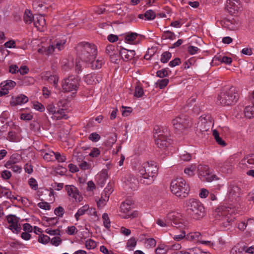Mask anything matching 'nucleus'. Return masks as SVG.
<instances>
[{
    "label": "nucleus",
    "mask_w": 254,
    "mask_h": 254,
    "mask_svg": "<svg viewBox=\"0 0 254 254\" xmlns=\"http://www.w3.org/2000/svg\"><path fill=\"white\" fill-rule=\"evenodd\" d=\"M240 189L237 186H231L224 199V203L219 205L213 211L214 221L224 227L230 226L234 221L237 209L240 206Z\"/></svg>",
    "instance_id": "nucleus-1"
},
{
    "label": "nucleus",
    "mask_w": 254,
    "mask_h": 254,
    "mask_svg": "<svg viewBox=\"0 0 254 254\" xmlns=\"http://www.w3.org/2000/svg\"><path fill=\"white\" fill-rule=\"evenodd\" d=\"M158 173V168L153 162H145L142 163L137 169L139 183L145 186L153 184Z\"/></svg>",
    "instance_id": "nucleus-2"
},
{
    "label": "nucleus",
    "mask_w": 254,
    "mask_h": 254,
    "mask_svg": "<svg viewBox=\"0 0 254 254\" xmlns=\"http://www.w3.org/2000/svg\"><path fill=\"white\" fill-rule=\"evenodd\" d=\"M170 190L173 194L180 198L186 197L190 191V186L183 178L173 179L170 184Z\"/></svg>",
    "instance_id": "nucleus-3"
},
{
    "label": "nucleus",
    "mask_w": 254,
    "mask_h": 254,
    "mask_svg": "<svg viewBox=\"0 0 254 254\" xmlns=\"http://www.w3.org/2000/svg\"><path fill=\"white\" fill-rule=\"evenodd\" d=\"M188 214L194 220H199L205 215V209L203 204L198 200L190 199L185 203Z\"/></svg>",
    "instance_id": "nucleus-4"
},
{
    "label": "nucleus",
    "mask_w": 254,
    "mask_h": 254,
    "mask_svg": "<svg viewBox=\"0 0 254 254\" xmlns=\"http://www.w3.org/2000/svg\"><path fill=\"white\" fill-rule=\"evenodd\" d=\"M77 50L81 51L79 58L81 61L85 62L94 59L97 54L96 46L93 44L86 42L79 44L77 47Z\"/></svg>",
    "instance_id": "nucleus-5"
},
{
    "label": "nucleus",
    "mask_w": 254,
    "mask_h": 254,
    "mask_svg": "<svg viewBox=\"0 0 254 254\" xmlns=\"http://www.w3.org/2000/svg\"><path fill=\"white\" fill-rule=\"evenodd\" d=\"M79 85V78L73 75L65 77L62 81L63 91L64 92H70L72 94L76 93Z\"/></svg>",
    "instance_id": "nucleus-6"
},
{
    "label": "nucleus",
    "mask_w": 254,
    "mask_h": 254,
    "mask_svg": "<svg viewBox=\"0 0 254 254\" xmlns=\"http://www.w3.org/2000/svg\"><path fill=\"white\" fill-rule=\"evenodd\" d=\"M238 99V94L235 88H231L225 93H221L218 102L223 106H229L235 103Z\"/></svg>",
    "instance_id": "nucleus-7"
},
{
    "label": "nucleus",
    "mask_w": 254,
    "mask_h": 254,
    "mask_svg": "<svg viewBox=\"0 0 254 254\" xmlns=\"http://www.w3.org/2000/svg\"><path fill=\"white\" fill-rule=\"evenodd\" d=\"M198 176L199 179L204 182H211L217 180V176L212 173V171L207 165L197 166Z\"/></svg>",
    "instance_id": "nucleus-8"
},
{
    "label": "nucleus",
    "mask_w": 254,
    "mask_h": 254,
    "mask_svg": "<svg viewBox=\"0 0 254 254\" xmlns=\"http://www.w3.org/2000/svg\"><path fill=\"white\" fill-rule=\"evenodd\" d=\"M62 102H59L58 104V107H56L53 104H50L47 106V110L49 114L51 116V118L53 120H61L66 116L64 109L63 108H60Z\"/></svg>",
    "instance_id": "nucleus-9"
},
{
    "label": "nucleus",
    "mask_w": 254,
    "mask_h": 254,
    "mask_svg": "<svg viewBox=\"0 0 254 254\" xmlns=\"http://www.w3.org/2000/svg\"><path fill=\"white\" fill-rule=\"evenodd\" d=\"M7 227L13 233H18L21 229L19 219L14 215H8L6 217Z\"/></svg>",
    "instance_id": "nucleus-10"
},
{
    "label": "nucleus",
    "mask_w": 254,
    "mask_h": 254,
    "mask_svg": "<svg viewBox=\"0 0 254 254\" xmlns=\"http://www.w3.org/2000/svg\"><path fill=\"white\" fill-rule=\"evenodd\" d=\"M20 127L16 125H13L8 131L6 139L10 142H18L22 139Z\"/></svg>",
    "instance_id": "nucleus-11"
},
{
    "label": "nucleus",
    "mask_w": 254,
    "mask_h": 254,
    "mask_svg": "<svg viewBox=\"0 0 254 254\" xmlns=\"http://www.w3.org/2000/svg\"><path fill=\"white\" fill-rule=\"evenodd\" d=\"M66 42V38L63 36L61 38H57L52 45H50L48 49L46 51L47 55L51 54L57 50L60 51L64 48V45Z\"/></svg>",
    "instance_id": "nucleus-12"
},
{
    "label": "nucleus",
    "mask_w": 254,
    "mask_h": 254,
    "mask_svg": "<svg viewBox=\"0 0 254 254\" xmlns=\"http://www.w3.org/2000/svg\"><path fill=\"white\" fill-rule=\"evenodd\" d=\"M155 139L156 144L159 148L165 149L171 144V139L167 137L166 134L162 133H155L154 135Z\"/></svg>",
    "instance_id": "nucleus-13"
},
{
    "label": "nucleus",
    "mask_w": 254,
    "mask_h": 254,
    "mask_svg": "<svg viewBox=\"0 0 254 254\" xmlns=\"http://www.w3.org/2000/svg\"><path fill=\"white\" fill-rule=\"evenodd\" d=\"M240 0H227L225 9L231 14H237L241 9Z\"/></svg>",
    "instance_id": "nucleus-14"
},
{
    "label": "nucleus",
    "mask_w": 254,
    "mask_h": 254,
    "mask_svg": "<svg viewBox=\"0 0 254 254\" xmlns=\"http://www.w3.org/2000/svg\"><path fill=\"white\" fill-rule=\"evenodd\" d=\"M43 80L47 81L49 83L53 84L56 88L58 86L59 76L55 70L44 72L41 74Z\"/></svg>",
    "instance_id": "nucleus-15"
},
{
    "label": "nucleus",
    "mask_w": 254,
    "mask_h": 254,
    "mask_svg": "<svg viewBox=\"0 0 254 254\" xmlns=\"http://www.w3.org/2000/svg\"><path fill=\"white\" fill-rule=\"evenodd\" d=\"M220 23L224 28L231 31L237 30L240 26L239 21L234 18H224L220 20Z\"/></svg>",
    "instance_id": "nucleus-16"
},
{
    "label": "nucleus",
    "mask_w": 254,
    "mask_h": 254,
    "mask_svg": "<svg viewBox=\"0 0 254 254\" xmlns=\"http://www.w3.org/2000/svg\"><path fill=\"white\" fill-rule=\"evenodd\" d=\"M182 214L174 209L170 210L166 215L167 219L168 220L170 224L173 223L174 225H178V227H181L180 224L182 223Z\"/></svg>",
    "instance_id": "nucleus-17"
},
{
    "label": "nucleus",
    "mask_w": 254,
    "mask_h": 254,
    "mask_svg": "<svg viewBox=\"0 0 254 254\" xmlns=\"http://www.w3.org/2000/svg\"><path fill=\"white\" fill-rule=\"evenodd\" d=\"M65 189L68 196L74 199L76 201L80 202L82 200V195L80 194L77 189L73 185H66Z\"/></svg>",
    "instance_id": "nucleus-18"
},
{
    "label": "nucleus",
    "mask_w": 254,
    "mask_h": 254,
    "mask_svg": "<svg viewBox=\"0 0 254 254\" xmlns=\"http://www.w3.org/2000/svg\"><path fill=\"white\" fill-rule=\"evenodd\" d=\"M106 52L110 56L112 62L116 63L119 58L120 47L118 48L115 46L110 45L107 46Z\"/></svg>",
    "instance_id": "nucleus-19"
},
{
    "label": "nucleus",
    "mask_w": 254,
    "mask_h": 254,
    "mask_svg": "<svg viewBox=\"0 0 254 254\" xmlns=\"http://www.w3.org/2000/svg\"><path fill=\"white\" fill-rule=\"evenodd\" d=\"M16 85V83L11 80L2 82L0 84V96L7 95L9 90L13 89Z\"/></svg>",
    "instance_id": "nucleus-20"
},
{
    "label": "nucleus",
    "mask_w": 254,
    "mask_h": 254,
    "mask_svg": "<svg viewBox=\"0 0 254 254\" xmlns=\"http://www.w3.org/2000/svg\"><path fill=\"white\" fill-rule=\"evenodd\" d=\"M132 208L130 201H127L123 202L120 206V214L121 217L124 218H127L130 216L129 211Z\"/></svg>",
    "instance_id": "nucleus-21"
},
{
    "label": "nucleus",
    "mask_w": 254,
    "mask_h": 254,
    "mask_svg": "<svg viewBox=\"0 0 254 254\" xmlns=\"http://www.w3.org/2000/svg\"><path fill=\"white\" fill-rule=\"evenodd\" d=\"M125 185L131 189H135L137 186V181L135 177L130 174H127L122 180Z\"/></svg>",
    "instance_id": "nucleus-22"
},
{
    "label": "nucleus",
    "mask_w": 254,
    "mask_h": 254,
    "mask_svg": "<svg viewBox=\"0 0 254 254\" xmlns=\"http://www.w3.org/2000/svg\"><path fill=\"white\" fill-rule=\"evenodd\" d=\"M254 165V155H248L244 157L239 163V166L243 169L251 167Z\"/></svg>",
    "instance_id": "nucleus-23"
},
{
    "label": "nucleus",
    "mask_w": 254,
    "mask_h": 254,
    "mask_svg": "<svg viewBox=\"0 0 254 254\" xmlns=\"http://www.w3.org/2000/svg\"><path fill=\"white\" fill-rule=\"evenodd\" d=\"M28 98L24 94H21L16 96H12L10 101L12 106L21 105L28 102Z\"/></svg>",
    "instance_id": "nucleus-24"
},
{
    "label": "nucleus",
    "mask_w": 254,
    "mask_h": 254,
    "mask_svg": "<svg viewBox=\"0 0 254 254\" xmlns=\"http://www.w3.org/2000/svg\"><path fill=\"white\" fill-rule=\"evenodd\" d=\"M186 120L183 116H179L172 120V124L174 127L181 130L188 126Z\"/></svg>",
    "instance_id": "nucleus-25"
},
{
    "label": "nucleus",
    "mask_w": 254,
    "mask_h": 254,
    "mask_svg": "<svg viewBox=\"0 0 254 254\" xmlns=\"http://www.w3.org/2000/svg\"><path fill=\"white\" fill-rule=\"evenodd\" d=\"M112 192V188L106 187L104 192L102 194L100 199L97 201V205L99 208H103L109 200V195Z\"/></svg>",
    "instance_id": "nucleus-26"
},
{
    "label": "nucleus",
    "mask_w": 254,
    "mask_h": 254,
    "mask_svg": "<svg viewBox=\"0 0 254 254\" xmlns=\"http://www.w3.org/2000/svg\"><path fill=\"white\" fill-rule=\"evenodd\" d=\"M35 27L39 31H43L46 26V20L43 15L37 14L35 15L33 21Z\"/></svg>",
    "instance_id": "nucleus-27"
},
{
    "label": "nucleus",
    "mask_w": 254,
    "mask_h": 254,
    "mask_svg": "<svg viewBox=\"0 0 254 254\" xmlns=\"http://www.w3.org/2000/svg\"><path fill=\"white\" fill-rule=\"evenodd\" d=\"M135 54L134 50H128L126 49L120 47L119 55L124 61H129L132 59Z\"/></svg>",
    "instance_id": "nucleus-28"
},
{
    "label": "nucleus",
    "mask_w": 254,
    "mask_h": 254,
    "mask_svg": "<svg viewBox=\"0 0 254 254\" xmlns=\"http://www.w3.org/2000/svg\"><path fill=\"white\" fill-rule=\"evenodd\" d=\"M21 160V158L18 154H12L9 160L6 162L4 166L7 169H10L12 167L11 166L17 164Z\"/></svg>",
    "instance_id": "nucleus-29"
},
{
    "label": "nucleus",
    "mask_w": 254,
    "mask_h": 254,
    "mask_svg": "<svg viewBox=\"0 0 254 254\" xmlns=\"http://www.w3.org/2000/svg\"><path fill=\"white\" fill-rule=\"evenodd\" d=\"M209 116H201L198 123V126L200 127V129L202 130H206L209 127L210 122L209 121Z\"/></svg>",
    "instance_id": "nucleus-30"
},
{
    "label": "nucleus",
    "mask_w": 254,
    "mask_h": 254,
    "mask_svg": "<svg viewBox=\"0 0 254 254\" xmlns=\"http://www.w3.org/2000/svg\"><path fill=\"white\" fill-rule=\"evenodd\" d=\"M196 169L197 166L195 164H190L185 168L184 173L188 177H192L195 175Z\"/></svg>",
    "instance_id": "nucleus-31"
},
{
    "label": "nucleus",
    "mask_w": 254,
    "mask_h": 254,
    "mask_svg": "<svg viewBox=\"0 0 254 254\" xmlns=\"http://www.w3.org/2000/svg\"><path fill=\"white\" fill-rule=\"evenodd\" d=\"M200 236L201 234L198 232H190L186 235V239L191 242H199Z\"/></svg>",
    "instance_id": "nucleus-32"
},
{
    "label": "nucleus",
    "mask_w": 254,
    "mask_h": 254,
    "mask_svg": "<svg viewBox=\"0 0 254 254\" xmlns=\"http://www.w3.org/2000/svg\"><path fill=\"white\" fill-rule=\"evenodd\" d=\"M233 166L231 164L228 163V161L226 160L223 165L220 163L219 164L217 167L220 169L222 172L229 173L231 171Z\"/></svg>",
    "instance_id": "nucleus-33"
},
{
    "label": "nucleus",
    "mask_w": 254,
    "mask_h": 254,
    "mask_svg": "<svg viewBox=\"0 0 254 254\" xmlns=\"http://www.w3.org/2000/svg\"><path fill=\"white\" fill-rule=\"evenodd\" d=\"M170 249L169 246L164 244H159L155 249L156 254H167Z\"/></svg>",
    "instance_id": "nucleus-34"
},
{
    "label": "nucleus",
    "mask_w": 254,
    "mask_h": 254,
    "mask_svg": "<svg viewBox=\"0 0 254 254\" xmlns=\"http://www.w3.org/2000/svg\"><path fill=\"white\" fill-rule=\"evenodd\" d=\"M93 59L89 62L91 63V65L93 69H99L100 68L103 64L104 63L103 59L102 57H99L96 60Z\"/></svg>",
    "instance_id": "nucleus-35"
},
{
    "label": "nucleus",
    "mask_w": 254,
    "mask_h": 254,
    "mask_svg": "<svg viewBox=\"0 0 254 254\" xmlns=\"http://www.w3.org/2000/svg\"><path fill=\"white\" fill-rule=\"evenodd\" d=\"M35 16L33 15L31 11L26 9L23 15V20L26 24H30L33 22Z\"/></svg>",
    "instance_id": "nucleus-36"
},
{
    "label": "nucleus",
    "mask_w": 254,
    "mask_h": 254,
    "mask_svg": "<svg viewBox=\"0 0 254 254\" xmlns=\"http://www.w3.org/2000/svg\"><path fill=\"white\" fill-rule=\"evenodd\" d=\"M245 116L246 118L251 119L254 117V104L247 106L244 110Z\"/></svg>",
    "instance_id": "nucleus-37"
},
{
    "label": "nucleus",
    "mask_w": 254,
    "mask_h": 254,
    "mask_svg": "<svg viewBox=\"0 0 254 254\" xmlns=\"http://www.w3.org/2000/svg\"><path fill=\"white\" fill-rule=\"evenodd\" d=\"M88 209V205H84L82 206L80 208L78 209L76 213L74 215V217L76 220L78 221L79 219V218L81 216L85 214H86L87 209Z\"/></svg>",
    "instance_id": "nucleus-38"
},
{
    "label": "nucleus",
    "mask_w": 254,
    "mask_h": 254,
    "mask_svg": "<svg viewBox=\"0 0 254 254\" xmlns=\"http://www.w3.org/2000/svg\"><path fill=\"white\" fill-rule=\"evenodd\" d=\"M213 136H214L216 142L221 146H225L226 143L225 141L219 136L218 132L216 130L213 131Z\"/></svg>",
    "instance_id": "nucleus-39"
},
{
    "label": "nucleus",
    "mask_w": 254,
    "mask_h": 254,
    "mask_svg": "<svg viewBox=\"0 0 254 254\" xmlns=\"http://www.w3.org/2000/svg\"><path fill=\"white\" fill-rule=\"evenodd\" d=\"M137 244V239L134 237H131L127 243L126 248L129 251H133L136 247Z\"/></svg>",
    "instance_id": "nucleus-40"
},
{
    "label": "nucleus",
    "mask_w": 254,
    "mask_h": 254,
    "mask_svg": "<svg viewBox=\"0 0 254 254\" xmlns=\"http://www.w3.org/2000/svg\"><path fill=\"white\" fill-rule=\"evenodd\" d=\"M55 154L56 152L52 150H49L44 154L43 158L47 161H52L55 160Z\"/></svg>",
    "instance_id": "nucleus-41"
},
{
    "label": "nucleus",
    "mask_w": 254,
    "mask_h": 254,
    "mask_svg": "<svg viewBox=\"0 0 254 254\" xmlns=\"http://www.w3.org/2000/svg\"><path fill=\"white\" fill-rule=\"evenodd\" d=\"M78 229L74 225H70L67 227L65 229V233L70 236H73L76 235L78 232Z\"/></svg>",
    "instance_id": "nucleus-42"
},
{
    "label": "nucleus",
    "mask_w": 254,
    "mask_h": 254,
    "mask_svg": "<svg viewBox=\"0 0 254 254\" xmlns=\"http://www.w3.org/2000/svg\"><path fill=\"white\" fill-rule=\"evenodd\" d=\"M108 178V171L107 170H103L96 176V178L101 180V183H104Z\"/></svg>",
    "instance_id": "nucleus-43"
},
{
    "label": "nucleus",
    "mask_w": 254,
    "mask_h": 254,
    "mask_svg": "<svg viewBox=\"0 0 254 254\" xmlns=\"http://www.w3.org/2000/svg\"><path fill=\"white\" fill-rule=\"evenodd\" d=\"M137 36V34L136 33H128L125 36V41L127 43L132 44Z\"/></svg>",
    "instance_id": "nucleus-44"
},
{
    "label": "nucleus",
    "mask_w": 254,
    "mask_h": 254,
    "mask_svg": "<svg viewBox=\"0 0 254 254\" xmlns=\"http://www.w3.org/2000/svg\"><path fill=\"white\" fill-rule=\"evenodd\" d=\"M63 68L66 71L72 68L73 67V63L72 61H69L68 60H64L63 61Z\"/></svg>",
    "instance_id": "nucleus-45"
},
{
    "label": "nucleus",
    "mask_w": 254,
    "mask_h": 254,
    "mask_svg": "<svg viewBox=\"0 0 254 254\" xmlns=\"http://www.w3.org/2000/svg\"><path fill=\"white\" fill-rule=\"evenodd\" d=\"M97 247L96 242L92 239H89L85 242V247L88 250H92Z\"/></svg>",
    "instance_id": "nucleus-46"
},
{
    "label": "nucleus",
    "mask_w": 254,
    "mask_h": 254,
    "mask_svg": "<svg viewBox=\"0 0 254 254\" xmlns=\"http://www.w3.org/2000/svg\"><path fill=\"white\" fill-rule=\"evenodd\" d=\"M169 82L168 79L165 78L158 80L156 84L160 89H163L168 84Z\"/></svg>",
    "instance_id": "nucleus-47"
},
{
    "label": "nucleus",
    "mask_w": 254,
    "mask_h": 254,
    "mask_svg": "<svg viewBox=\"0 0 254 254\" xmlns=\"http://www.w3.org/2000/svg\"><path fill=\"white\" fill-rule=\"evenodd\" d=\"M102 220L104 227L107 229H109L111 227V222L107 213H105L103 214Z\"/></svg>",
    "instance_id": "nucleus-48"
},
{
    "label": "nucleus",
    "mask_w": 254,
    "mask_h": 254,
    "mask_svg": "<svg viewBox=\"0 0 254 254\" xmlns=\"http://www.w3.org/2000/svg\"><path fill=\"white\" fill-rule=\"evenodd\" d=\"M96 78L95 75L94 74H89L85 76L84 78V81L87 84L91 85L93 84L95 82V79Z\"/></svg>",
    "instance_id": "nucleus-49"
},
{
    "label": "nucleus",
    "mask_w": 254,
    "mask_h": 254,
    "mask_svg": "<svg viewBox=\"0 0 254 254\" xmlns=\"http://www.w3.org/2000/svg\"><path fill=\"white\" fill-rule=\"evenodd\" d=\"M144 244L146 248L150 249L155 246L156 242L153 238H148L145 240Z\"/></svg>",
    "instance_id": "nucleus-50"
},
{
    "label": "nucleus",
    "mask_w": 254,
    "mask_h": 254,
    "mask_svg": "<svg viewBox=\"0 0 254 254\" xmlns=\"http://www.w3.org/2000/svg\"><path fill=\"white\" fill-rule=\"evenodd\" d=\"M188 250L192 252V254H211L209 252L203 251L201 249L197 247L189 248Z\"/></svg>",
    "instance_id": "nucleus-51"
},
{
    "label": "nucleus",
    "mask_w": 254,
    "mask_h": 254,
    "mask_svg": "<svg viewBox=\"0 0 254 254\" xmlns=\"http://www.w3.org/2000/svg\"><path fill=\"white\" fill-rule=\"evenodd\" d=\"M163 37L165 39L173 40L176 38V35L173 32L165 31L163 32Z\"/></svg>",
    "instance_id": "nucleus-52"
},
{
    "label": "nucleus",
    "mask_w": 254,
    "mask_h": 254,
    "mask_svg": "<svg viewBox=\"0 0 254 254\" xmlns=\"http://www.w3.org/2000/svg\"><path fill=\"white\" fill-rule=\"evenodd\" d=\"M5 48H19L20 47H17L16 46V41L13 40H10L5 42L4 44ZM20 48L24 49L23 47H20Z\"/></svg>",
    "instance_id": "nucleus-53"
},
{
    "label": "nucleus",
    "mask_w": 254,
    "mask_h": 254,
    "mask_svg": "<svg viewBox=\"0 0 254 254\" xmlns=\"http://www.w3.org/2000/svg\"><path fill=\"white\" fill-rule=\"evenodd\" d=\"M156 224L162 227L168 226L170 224L166 217L164 219H158L156 220Z\"/></svg>",
    "instance_id": "nucleus-54"
},
{
    "label": "nucleus",
    "mask_w": 254,
    "mask_h": 254,
    "mask_svg": "<svg viewBox=\"0 0 254 254\" xmlns=\"http://www.w3.org/2000/svg\"><path fill=\"white\" fill-rule=\"evenodd\" d=\"M171 58V54L169 52H164L161 57V61L163 63H167Z\"/></svg>",
    "instance_id": "nucleus-55"
},
{
    "label": "nucleus",
    "mask_w": 254,
    "mask_h": 254,
    "mask_svg": "<svg viewBox=\"0 0 254 254\" xmlns=\"http://www.w3.org/2000/svg\"><path fill=\"white\" fill-rule=\"evenodd\" d=\"M32 107L36 110L42 112L45 111V107L38 102H34L33 103Z\"/></svg>",
    "instance_id": "nucleus-56"
},
{
    "label": "nucleus",
    "mask_w": 254,
    "mask_h": 254,
    "mask_svg": "<svg viewBox=\"0 0 254 254\" xmlns=\"http://www.w3.org/2000/svg\"><path fill=\"white\" fill-rule=\"evenodd\" d=\"M50 239L46 235H41L39 236L38 242L43 244H46L50 242Z\"/></svg>",
    "instance_id": "nucleus-57"
},
{
    "label": "nucleus",
    "mask_w": 254,
    "mask_h": 254,
    "mask_svg": "<svg viewBox=\"0 0 254 254\" xmlns=\"http://www.w3.org/2000/svg\"><path fill=\"white\" fill-rule=\"evenodd\" d=\"M101 153V151L98 148L94 147L92 148L89 155L93 158L97 157Z\"/></svg>",
    "instance_id": "nucleus-58"
},
{
    "label": "nucleus",
    "mask_w": 254,
    "mask_h": 254,
    "mask_svg": "<svg viewBox=\"0 0 254 254\" xmlns=\"http://www.w3.org/2000/svg\"><path fill=\"white\" fill-rule=\"evenodd\" d=\"M143 90L141 86H136L134 93V96L137 98L141 97L143 95Z\"/></svg>",
    "instance_id": "nucleus-59"
},
{
    "label": "nucleus",
    "mask_w": 254,
    "mask_h": 254,
    "mask_svg": "<svg viewBox=\"0 0 254 254\" xmlns=\"http://www.w3.org/2000/svg\"><path fill=\"white\" fill-rule=\"evenodd\" d=\"M144 16L147 20H152L155 18V14L153 10H148L145 12Z\"/></svg>",
    "instance_id": "nucleus-60"
},
{
    "label": "nucleus",
    "mask_w": 254,
    "mask_h": 254,
    "mask_svg": "<svg viewBox=\"0 0 254 254\" xmlns=\"http://www.w3.org/2000/svg\"><path fill=\"white\" fill-rule=\"evenodd\" d=\"M28 184L32 189L36 190L38 189V183L35 179L33 178L29 179Z\"/></svg>",
    "instance_id": "nucleus-61"
},
{
    "label": "nucleus",
    "mask_w": 254,
    "mask_h": 254,
    "mask_svg": "<svg viewBox=\"0 0 254 254\" xmlns=\"http://www.w3.org/2000/svg\"><path fill=\"white\" fill-rule=\"evenodd\" d=\"M38 206L44 210H49L51 209L50 204L45 201H42L38 203Z\"/></svg>",
    "instance_id": "nucleus-62"
},
{
    "label": "nucleus",
    "mask_w": 254,
    "mask_h": 254,
    "mask_svg": "<svg viewBox=\"0 0 254 254\" xmlns=\"http://www.w3.org/2000/svg\"><path fill=\"white\" fill-rule=\"evenodd\" d=\"M238 158L239 154H234L231 155L226 160L228 161V163H230L234 166L235 161L238 160Z\"/></svg>",
    "instance_id": "nucleus-63"
},
{
    "label": "nucleus",
    "mask_w": 254,
    "mask_h": 254,
    "mask_svg": "<svg viewBox=\"0 0 254 254\" xmlns=\"http://www.w3.org/2000/svg\"><path fill=\"white\" fill-rule=\"evenodd\" d=\"M100 138V135L96 132L92 133L89 136V139L93 142H97Z\"/></svg>",
    "instance_id": "nucleus-64"
}]
</instances>
